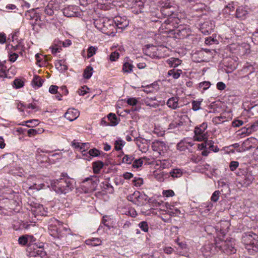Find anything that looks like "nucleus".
I'll return each instance as SVG.
<instances>
[{
  "mask_svg": "<svg viewBox=\"0 0 258 258\" xmlns=\"http://www.w3.org/2000/svg\"><path fill=\"white\" fill-rule=\"evenodd\" d=\"M208 125L206 122H203L199 126H197L195 128V136L194 137L195 141L201 142L207 139V132Z\"/></svg>",
  "mask_w": 258,
  "mask_h": 258,
  "instance_id": "nucleus-5",
  "label": "nucleus"
},
{
  "mask_svg": "<svg viewBox=\"0 0 258 258\" xmlns=\"http://www.w3.org/2000/svg\"><path fill=\"white\" fill-rule=\"evenodd\" d=\"M145 158H142L139 159L135 160L133 163V166L134 168H139L141 167L143 164V159H145Z\"/></svg>",
  "mask_w": 258,
  "mask_h": 258,
  "instance_id": "nucleus-40",
  "label": "nucleus"
},
{
  "mask_svg": "<svg viewBox=\"0 0 258 258\" xmlns=\"http://www.w3.org/2000/svg\"><path fill=\"white\" fill-rule=\"evenodd\" d=\"M104 164L100 161L94 162L92 163V168L94 173H98L103 168Z\"/></svg>",
  "mask_w": 258,
  "mask_h": 258,
  "instance_id": "nucleus-22",
  "label": "nucleus"
},
{
  "mask_svg": "<svg viewBox=\"0 0 258 258\" xmlns=\"http://www.w3.org/2000/svg\"><path fill=\"white\" fill-rule=\"evenodd\" d=\"M48 229H49V233L51 235L54 236V237H55L57 236V232H58V229H53L52 227H51V226H50L49 227H48Z\"/></svg>",
  "mask_w": 258,
  "mask_h": 258,
  "instance_id": "nucleus-60",
  "label": "nucleus"
},
{
  "mask_svg": "<svg viewBox=\"0 0 258 258\" xmlns=\"http://www.w3.org/2000/svg\"><path fill=\"white\" fill-rule=\"evenodd\" d=\"M157 165H159L160 168L165 169L169 167L170 163L166 160H162L159 161V163H158Z\"/></svg>",
  "mask_w": 258,
  "mask_h": 258,
  "instance_id": "nucleus-46",
  "label": "nucleus"
},
{
  "mask_svg": "<svg viewBox=\"0 0 258 258\" xmlns=\"http://www.w3.org/2000/svg\"><path fill=\"white\" fill-rule=\"evenodd\" d=\"M125 142L121 139H117L114 142V149L116 151L121 150L122 147L124 145Z\"/></svg>",
  "mask_w": 258,
  "mask_h": 258,
  "instance_id": "nucleus-30",
  "label": "nucleus"
},
{
  "mask_svg": "<svg viewBox=\"0 0 258 258\" xmlns=\"http://www.w3.org/2000/svg\"><path fill=\"white\" fill-rule=\"evenodd\" d=\"M160 4L163 9H169L171 7L170 4L168 3V0H162L160 2Z\"/></svg>",
  "mask_w": 258,
  "mask_h": 258,
  "instance_id": "nucleus-55",
  "label": "nucleus"
},
{
  "mask_svg": "<svg viewBox=\"0 0 258 258\" xmlns=\"http://www.w3.org/2000/svg\"><path fill=\"white\" fill-rule=\"evenodd\" d=\"M182 73V71L180 70H175V69H172L168 71V75L170 76H172L174 79H178L180 74Z\"/></svg>",
  "mask_w": 258,
  "mask_h": 258,
  "instance_id": "nucleus-27",
  "label": "nucleus"
},
{
  "mask_svg": "<svg viewBox=\"0 0 258 258\" xmlns=\"http://www.w3.org/2000/svg\"><path fill=\"white\" fill-rule=\"evenodd\" d=\"M225 117L219 116H216L212 119V121L215 124H219L224 121Z\"/></svg>",
  "mask_w": 258,
  "mask_h": 258,
  "instance_id": "nucleus-42",
  "label": "nucleus"
},
{
  "mask_svg": "<svg viewBox=\"0 0 258 258\" xmlns=\"http://www.w3.org/2000/svg\"><path fill=\"white\" fill-rule=\"evenodd\" d=\"M52 189L58 194H66L74 188V180L62 174L58 179L51 180Z\"/></svg>",
  "mask_w": 258,
  "mask_h": 258,
  "instance_id": "nucleus-2",
  "label": "nucleus"
},
{
  "mask_svg": "<svg viewBox=\"0 0 258 258\" xmlns=\"http://www.w3.org/2000/svg\"><path fill=\"white\" fill-rule=\"evenodd\" d=\"M85 242L87 245L92 246H96L101 245L102 241L99 238H93L86 240Z\"/></svg>",
  "mask_w": 258,
  "mask_h": 258,
  "instance_id": "nucleus-19",
  "label": "nucleus"
},
{
  "mask_svg": "<svg viewBox=\"0 0 258 258\" xmlns=\"http://www.w3.org/2000/svg\"><path fill=\"white\" fill-rule=\"evenodd\" d=\"M186 139H184L179 143H178L177 145V149L180 151H185L187 149V146H186Z\"/></svg>",
  "mask_w": 258,
  "mask_h": 258,
  "instance_id": "nucleus-31",
  "label": "nucleus"
},
{
  "mask_svg": "<svg viewBox=\"0 0 258 258\" xmlns=\"http://www.w3.org/2000/svg\"><path fill=\"white\" fill-rule=\"evenodd\" d=\"M136 140L139 150L143 153H146L149 149L150 141L141 138H136Z\"/></svg>",
  "mask_w": 258,
  "mask_h": 258,
  "instance_id": "nucleus-11",
  "label": "nucleus"
},
{
  "mask_svg": "<svg viewBox=\"0 0 258 258\" xmlns=\"http://www.w3.org/2000/svg\"><path fill=\"white\" fill-rule=\"evenodd\" d=\"M45 12L49 16H52L55 13L54 11L51 9H50L48 5L45 8Z\"/></svg>",
  "mask_w": 258,
  "mask_h": 258,
  "instance_id": "nucleus-63",
  "label": "nucleus"
},
{
  "mask_svg": "<svg viewBox=\"0 0 258 258\" xmlns=\"http://www.w3.org/2000/svg\"><path fill=\"white\" fill-rule=\"evenodd\" d=\"M18 197V193L14 192L11 189H9L8 191L4 194V197L6 199L9 200L11 203H12L16 206L18 204L16 201Z\"/></svg>",
  "mask_w": 258,
  "mask_h": 258,
  "instance_id": "nucleus-12",
  "label": "nucleus"
},
{
  "mask_svg": "<svg viewBox=\"0 0 258 258\" xmlns=\"http://www.w3.org/2000/svg\"><path fill=\"white\" fill-rule=\"evenodd\" d=\"M31 211L32 213L35 216V217L39 215L46 216L47 213V212L45 210L43 205L39 204L33 208Z\"/></svg>",
  "mask_w": 258,
  "mask_h": 258,
  "instance_id": "nucleus-17",
  "label": "nucleus"
},
{
  "mask_svg": "<svg viewBox=\"0 0 258 258\" xmlns=\"http://www.w3.org/2000/svg\"><path fill=\"white\" fill-rule=\"evenodd\" d=\"M249 46L246 43H244L242 45L239 46V50H242V52L243 54L247 53V51H249Z\"/></svg>",
  "mask_w": 258,
  "mask_h": 258,
  "instance_id": "nucleus-52",
  "label": "nucleus"
},
{
  "mask_svg": "<svg viewBox=\"0 0 258 258\" xmlns=\"http://www.w3.org/2000/svg\"><path fill=\"white\" fill-rule=\"evenodd\" d=\"M89 148V144L88 143H81L80 151L82 153L83 155H86V150Z\"/></svg>",
  "mask_w": 258,
  "mask_h": 258,
  "instance_id": "nucleus-50",
  "label": "nucleus"
},
{
  "mask_svg": "<svg viewBox=\"0 0 258 258\" xmlns=\"http://www.w3.org/2000/svg\"><path fill=\"white\" fill-rule=\"evenodd\" d=\"M31 123L34 125H37L39 123V121L37 119H31V120H29L24 122L23 123H22V125H24L25 124V123Z\"/></svg>",
  "mask_w": 258,
  "mask_h": 258,
  "instance_id": "nucleus-62",
  "label": "nucleus"
},
{
  "mask_svg": "<svg viewBox=\"0 0 258 258\" xmlns=\"http://www.w3.org/2000/svg\"><path fill=\"white\" fill-rule=\"evenodd\" d=\"M33 250L30 251V255L31 256H40L41 258L44 257L46 253L43 248V243H34L33 245Z\"/></svg>",
  "mask_w": 258,
  "mask_h": 258,
  "instance_id": "nucleus-6",
  "label": "nucleus"
},
{
  "mask_svg": "<svg viewBox=\"0 0 258 258\" xmlns=\"http://www.w3.org/2000/svg\"><path fill=\"white\" fill-rule=\"evenodd\" d=\"M163 195L166 197H172L174 196V192L171 189L166 190L163 191Z\"/></svg>",
  "mask_w": 258,
  "mask_h": 258,
  "instance_id": "nucleus-58",
  "label": "nucleus"
},
{
  "mask_svg": "<svg viewBox=\"0 0 258 258\" xmlns=\"http://www.w3.org/2000/svg\"><path fill=\"white\" fill-rule=\"evenodd\" d=\"M113 20L114 22L115 30L116 29L122 30L125 28L129 24L125 17L117 16Z\"/></svg>",
  "mask_w": 258,
  "mask_h": 258,
  "instance_id": "nucleus-10",
  "label": "nucleus"
},
{
  "mask_svg": "<svg viewBox=\"0 0 258 258\" xmlns=\"http://www.w3.org/2000/svg\"><path fill=\"white\" fill-rule=\"evenodd\" d=\"M205 143H202L201 146L203 148L205 147L210 149L211 148H214V142L212 140H205Z\"/></svg>",
  "mask_w": 258,
  "mask_h": 258,
  "instance_id": "nucleus-39",
  "label": "nucleus"
},
{
  "mask_svg": "<svg viewBox=\"0 0 258 258\" xmlns=\"http://www.w3.org/2000/svg\"><path fill=\"white\" fill-rule=\"evenodd\" d=\"M211 85V83L208 81H204L199 84V88L203 89L204 90L208 89Z\"/></svg>",
  "mask_w": 258,
  "mask_h": 258,
  "instance_id": "nucleus-48",
  "label": "nucleus"
},
{
  "mask_svg": "<svg viewBox=\"0 0 258 258\" xmlns=\"http://www.w3.org/2000/svg\"><path fill=\"white\" fill-rule=\"evenodd\" d=\"M220 195V191L219 190L215 191L213 193V194L211 197V201H212L213 202H217L219 199Z\"/></svg>",
  "mask_w": 258,
  "mask_h": 258,
  "instance_id": "nucleus-41",
  "label": "nucleus"
},
{
  "mask_svg": "<svg viewBox=\"0 0 258 258\" xmlns=\"http://www.w3.org/2000/svg\"><path fill=\"white\" fill-rule=\"evenodd\" d=\"M95 27L102 33L108 35H114L115 32L114 22L107 17L99 18L94 21Z\"/></svg>",
  "mask_w": 258,
  "mask_h": 258,
  "instance_id": "nucleus-3",
  "label": "nucleus"
},
{
  "mask_svg": "<svg viewBox=\"0 0 258 258\" xmlns=\"http://www.w3.org/2000/svg\"><path fill=\"white\" fill-rule=\"evenodd\" d=\"M138 101L136 98H129L126 100V103L132 106L136 105Z\"/></svg>",
  "mask_w": 258,
  "mask_h": 258,
  "instance_id": "nucleus-54",
  "label": "nucleus"
},
{
  "mask_svg": "<svg viewBox=\"0 0 258 258\" xmlns=\"http://www.w3.org/2000/svg\"><path fill=\"white\" fill-rule=\"evenodd\" d=\"M152 148L154 151L157 152L160 155L165 153L168 148L164 142L159 140H155L152 142Z\"/></svg>",
  "mask_w": 258,
  "mask_h": 258,
  "instance_id": "nucleus-7",
  "label": "nucleus"
},
{
  "mask_svg": "<svg viewBox=\"0 0 258 258\" xmlns=\"http://www.w3.org/2000/svg\"><path fill=\"white\" fill-rule=\"evenodd\" d=\"M213 205V204L211 203H205V204H203V205H202L201 206V208H200V210H204V212H209L211 209L212 208Z\"/></svg>",
  "mask_w": 258,
  "mask_h": 258,
  "instance_id": "nucleus-34",
  "label": "nucleus"
},
{
  "mask_svg": "<svg viewBox=\"0 0 258 258\" xmlns=\"http://www.w3.org/2000/svg\"><path fill=\"white\" fill-rule=\"evenodd\" d=\"M27 239L29 246L28 248L29 250H31V246L33 245V243L36 241V239L33 235H27Z\"/></svg>",
  "mask_w": 258,
  "mask_h": 258,
  "instance_id": "nucleus-37",
  "label": "nucleus"
},
{
  "mask_svg": "<svg viewBox=\"0 0 258 258\" xmlns=\"http://www.w3.org/2000/svg\"><path fill=\"white\" fill-rule=\"evenodd\" d=\"M97 50V48L93 47V46H90L88 48L87 50V56L88 57H92L94 54H95L96 51Z\"/></svg>",
  "mask_w": 258,
  "mask_h": 258,
  "instance_id": "nucleus-49",
  "label": "nucleus"
},
{
  "mask_svg": "<svg viewBox=\"0 0 258 258\" xmlns=\"http://www.w3.org/2000/svg\"><path fill=\"white\" fill-rule=\"evenodd\" d=\"M169 174L173 178L180 177L182 174V170L179 168H174L170 171Z\"/></svg>",
  "mask_w": 258,
  "mask_h": 258,
  "instance_id": "nucleus-26",
  "label": "nucleus"
},
{
  "mask_svg": "<svg viewBox=\"0 0 258 258\" xmlns=\"http://www.w3.org/2000/svg\"><path fill=\"white\" fill-rule=\"evenodd\" d=\"M108 120L109 121V123L110 126H115L116 125L119 121L117 118L116 115L112 113H110L107 115Z\"/></svg>",
  "mask_w": 258,
  "mask_h": 258,
  "instance_id": "nucleus-20",
  "label": "nucleus"
},
{
  "mask_svg": "<svg viewBox=\"0 0 258 258\" xmlns=\"http://www.w3.org/2000/svg\"><path fill=\"white\" fill-rule=\"evenodd\" d=\"M246 123V121H243L242 120L237 119L234 120L232 122V125L233 127H239L244 123Z\"/></svg>",
  "mask_w": 258,
  "mask_h": 258,
  "instance_id": "nucleus-47",
  "label": "nucleus"
},
{
  "mask_svg": "<svg viewBox=\"0 0 258 258\" xmlns=\"http://www.w3.org/2000/svg\"><path fill=\"white\" fill-rule=\"evenodd\" d=\"M240 133H239V135L240 136L243 135H246V136H249L251 134V133L249 131V128L248 126L247 127H242L240 131Z\"/></svg>",
  "mask_w": 258,
  "mask_h": 258,
  "instance_id": "nucleus-53",
  "label": "nucleus"
},
{
  "mask_svg": "<svg viewBox=\"0 0 258 258\" xmlns=\"http://www.w3.org/2000/svg\"><path fill=\"white\" fill-rule=\"evenodd\" d=\"M48 5L50 8V9H51L54 11V13L55 12H57L60 8L59 2L57 0L50 1L48 4Z\"/></svg>",
  "mask_w": 258,
  "mask_h": 258,
  "instance_id": "nucleus-25",
  "label": "nucleus"
},
{
  "mask_svg": "<svg viewBox=\"0 0 258 258\" xmlns=\"http://www.w3.org/2000/svg\"><path fill=\"white\" fill-rule=\"evenodd\" d=\"M122 214L130 216L132 217H135L137 216V212L132 208H124L122 209Z\"/></svg>",
  "mask_w": 258,
  "mask_h": 258,
  "instance_id": "nucleus-23",
  "label": "nucleus"
},
{
  "mask_svg": "<svg viewBox=\"0 0 258 258\" xmlns=\"http://www.w3.org/2000/svg\"><path fill=\"white\" fill-rule=\"evenodd\" d=\"M134 185L136 186H141L143 184V180L141 178H135L133 180Z\"/></svg>",
  "mask_w": 258,
  "mask_h": 258,
  "instance_id": "nucleus-56",
  "label": "nucleus"
},
{
  "mask_svg": "<svg viewBox=\"0 0 258 258\" xmlns=\"http://www.w3.org/2000/svg\"><path fill=\"white\" fill-rule=\"evenodd\" d=\"M79 7L71 5L63 9V15L67 17H78L80 15Z\"/></svg>",
  "mask_w": 258,
  "mask_h": 258,
  "instance_id": "nucleus-9",
  "label": "nucleus"
},
{
  "mask_svg": "<svg viewBox=\"0 0 258 258\" xmlns=\"http://www.w3.org/2000/svg\"><path fill=\"white\" fill-rule=\"evenodd\" d=\"M87 154H88L90 156L97 157L100 154V151L96 148L90 149Z\"/></svg>",
  "mask_w": 258,
  "mask_h": 258,
  "instance_id": "nucleus-38",
  "label": "nucleus"
},
{
  "mask_svg": "<svg viewBox=\"0 0 258 258\" xmlns=\"http://www.w3.org/2000/svg\"><path fill=\"white\" fill-rule=\"evenodd\" d=\"M58 87L55 85H51L49 89V91L51 94H56L57 93Z\"/></svg>",
  "mask_w": 258,
  "mask_h": 258,
  "instance_id": "nucleus-64",
  "label": "nucleus"
},
{
  "mask_svg": "<svg viewBox=\"0 0 258 258\" xmlns=\"http://www.w3.org/2000/svg\"><path fill=\"white\" fill-rule=\"evenodd\" d=\"M32 85L33 87L36 89H38L42 85L43 80L39 76H35L32 80Z\"/></svg>",
  "mask_w": 258,
  "mask_h": 258,
  "instance_id": "nucleus-21",
  "label": "nucleus"
},
{
  "mask_svg": "<svg viewBox=\"0 0 258 258\" xmlns=\"http://www.w3.org/2000/svg\"><path fill=\"white\" fill-rule=\"evenodd\" d=\"M19 243L22 245H25L27 244H28L27 235H24L20 236L18 239Z\"/></svg>",
  "mask_w": 258,
  "mask_h": 258,
  "instance_id": "nucleus-43",
  "label": "nucleus"
},
{
  "mask_svg": "<svg viewBox=\"0 0 258 258\" xmlns=\"http://www.w3.org/2000/svg\"><path fill=\"white\" fill-rule=\"evenodd\" d=\"M236 174L238 176H240L241 174L244 175L243 184L245 186H248L251 184L254 179L251 171L247 170L245 171L241 169H239Z\"/></svg>",
  "mask_w": 258,
  "mask_h": 258,
  "instance_id": "nucleus-8",
  "label": "nucleus"
},
{
  "mask_svg": "<svg viewBox=\"0 0 258 258\" xmlns=\"http://www.w3.org/2000/svg\"><path fill=\"white\" fill-rule=\"evenodd\" d=\"M178 98L177 97H172L169 99L167 102L168 106L173 109H176L178 106Z\"/></svg>",
  "mask_w": 258,
  "mask_h": 258,
  "instance_id": "nucleus-18",
  "label": "nucleus"
},
{
  "mask_svg": "<svg viewBox=\"0 0 258 258\" xmlns=\"http://www.w3.org/2000/svg\"><path fill=\"white\" fill-rule=\"evenodd\" d=\"M80 115L79 111L75 108H69L64 114V117L69 120L72 121L76 119Z\"/></svg>",
  "mask_w": 258,
  "mask_h": 258,
  "instance_id": "nucleus-14",
  "label": "nucleus"
},
{
  "mask_svg": "<svg viewBox=\"0 0 258 258\" xmlns=\"http://www.w3.org/2000/svg\"><path fill=\"white\" fill-rule=\"evenodd\" d=\"M93 74V68L91 66H88L84 71L83 76L85 79L91 78Z\"/></svg>",
  "mask_w": 258,
  "mask_h": 258,
  "instance_id": "nucleus-29",
  "label": "nucleus"
},
{
  "mask_svg": "<svg viewBox=\"0 0 258 258\" xmlns=\"http://www.w3.org/2000/svg\"><path fill=\"white\" fill-rule=\"evenodd\" d=\"M167 63L171 67H177L181 63V60L177 58L171 57L167 60Z\"/></svg>",
  "mask_w": 258,
  "mask_h": 258,
  "instance_id": "nucleus-24",
  "label": "nucleus"
},
{
  "mask_svg": "<svg viewBox=\"0 0 258 258\" xmlns=\"http://www.w3.org/2000/svg\"><path fill=\"white\" fill-rule=\"evenodd\" d=\"M249 131L251 134L258 130V121H256L248 126Z\"/></svg>",
  "mask_w": 258,
  "mask_h": 258,
  "instance_id": "nucleus-44",
  "label": "nucleus"
},
{
  "mask_svg": "<svg viewBox=\"0 0 258 258\" xmlns=\"http://www.w3.org/2000/svg\"><path fill=\"white\" fill-rule=\"evenodd\" d=\"M90 181L93 184V187L96 186L99 182L98 177L96 176H92L90 177L86 178L83 182Z\"/></svg>",
  "mask_w": 258,
  "mask_h": 258,
  "instance_id": "nucleus-28",
  "label": "nucleus"
},
{
  "mask_svg": "<svg viewBox=\"0 0 258 258\" xmlns=\"http://www.w3.org/2000/svg\"><path fill=\"white\" fill-rule=\"evenodd\" d=\"M218 249L227 254L234 253L236 251L231 240L218 241L217 239L215 240L214 243L210 242L206 243L202 247L201 250L203 255L208 257L215 254Z\"/></svg>",
  "mask_w": 258,
  "mask_h": 258,
  "instance_id": "nucleus-1",
  "label": "nucleus"
},
{
  "mask_svg": "<svg viewBox=\"0 0 258 258\" xmlns=\"http://www.w3.org/2000/svg\"><path fill=\"white\" fill-rule=\"evenodd\" d=\"M239 166V162L237 161H232L230 162L229 168L231 171H234Z\"/></svg>",
  "mask_w": 258,
  "mask_h": 258,
  "instance_id": "nucleus-51",
  "label": "nucleus"
},
{
  "mask_svg": "<svg viewBox=\"0 0 258 258\" xmlns=\"http://www.w3.org/2000/svg\"><path fill=\"white\" fill-rule=\"evenodd\" d=\"M214 26L212 22H206L204 23L201 27V31L205 35H209L213 32Z\"/></svg>",
  "mask_w": 258,
  "mask_h": 258,
  "instance_id": "nucleus-15",
  "label": "nucleus"
},
{
  "mask_svg": "<svg viewBox=\"0 0 258 258\" xmlns=\"http://www.w3.org/2000/svg\"><path fill=\"white\" fill-rule=\"evenodd\" d=\"M119 54L118 52L114 51L112 52L110 55V59L111 61H115L118 58Z\"/></svg>",
  "mask_w": 258,
  "mask_h": 258,
  "instance_id": "nucleus-59",
  "label": "nucleus"
},
{
  "mask_svg": "<svg viewBox=\"0 0 258 258\" xmlns=\"http://www.w3.org/2000/svg\"><path fill=\"white\" fill-rule=\"evenodd\" d=\"M88 88L84 86L82 87L81 88L79 89L78 91V92L80 95L84 96L87 92V90H88Z\"/></svg>",
  "mask_w": 258,
  "mask_h": 258,
  "instance_id": "nucleus-57",
  "label": "nucleus"
},
{
  "mask_svg": "<svg viewBox=\"0 0 258 258\" xmlns=\"http://www.w3.org/2000/svg\"><path fill=\"white\" fill-rule=\"evenodd\" d=\"M38 8L32 9L27 10L25 13V17L27 19L34 21L35 22H37L38 20L40 19V16L39 13H37L36 11Z\"/></svg>",
  "mask_w": 258,
  "mask_h": 258,
  "instance_id": "nucleus-13",
  "label": "nucleus"
},
{
  "mask_svg": "<svg viewBox=\"0 0 258 258\" xmlns=\"http://www.w3.org/2000/svg\"><path fill=\"white\" fill-rule=\"evenodd\" d=\"M139 226L141 229V230H143V231H144L145 232H148V229H149V226H148V224L147 222H146V221L141 222L139 224Z\"/></svg>",
  "mask_w": 258,
  "mask_h": 258,
  "instance_id": "nucleus-45",
  "label": "nucleus"
},
{
  "mask_svg": "<svg viewBox=\"0 0 258 258\" xmlns=\"http://www.w3.org/2000/svg\"><path fill=\"white\" fill-rule=\"evenodd\" d=\"M258 236L252 232L244 233L241 238V242L245 245L249 253L254 254L258 252Z\"/></svg>",
  "mask_w": 258,
  "mask_h": 258,
  "instance_id": "nucleus-4",
  "label": "nucleus"
},
{
  "mask_svg": "<svg viewBox=\"0 0 258 258\" xmlns=\"http://www.w3.org/2000/svg\"><path fill=\"white\" fill-rule=\"evenodd\" d=\"M248 14L247 9L242 6L238 7L236 11L235 16L237 18L245 19Z\"/></svg>",
  "mask_w": 258,
  "mask_h": 258,
  "instance_id": "nucleus-16",
  "label": "nucleus"
},
{
  "mask_svg": "<svg viewBox=\"0 0 258 258\" xmlns=\"http://www.w3.org/2000/svg\"><path fill=\"white\" fill-rule=\"evenodd\" d=\"M135 157L132 155H125L122 158V162L127 164H130L132 163Z\"/></svg>",
  "mask_w": 258,
  "mask_h": 258,
  "instance_id": "nucleus-33",
  "label": "nucleus"
},
{
  "mask_svg": "<svg viewBox=\"0 0 258 258\" xmlns=\"http://www.w3.org/2000/svg\"><path fill=\"white\" fill-rule=\"evenodd\" d=\"M24 83L20 79H15L13 81V87L16 89H19L23 87Z\"/></svg>",
  "mask_w": 258,
  "mask_h": 258,
  "instance_id": "nucleus-35",
  "label": "nucleus"
},
{
  "mask_svg": "<svg viewBox=\"0 0 258 258\" xmlns=\"http://www.w3.org/2000/svg\"><path fill=\"white\" fill-rule=\"evenodd\" d=\"M202 101L194 100L192 102V108L194 111H197L201 109Z\"/></svg>",
  "mask_w": 258,
  "mask_h": 258,
  "instance_id": "nucleus-36",
  "label": "nucleus"
},
{
  "mask_svg": "<svg viewBox=\"0 0 258 258\" xmlns=\"http://www.w3.org/2000/svg\"><path fill=\"white\" fill-rule=\"evenodd\" d=\"M72 146L74 148L80 151L81 143L78 142L77 141L74 140L73 141H72Z\"/></svg>",
  "mask_w": 258,
  "mask_h": 258,
  "instance_id": "nucleus-61",
  "label": "nucleus"
},
{
  "mask_svg": "<svg viewBox=\"0 0 258 258\" xmlns=\"http://www.w3.org/2000/svg\"><path fill=\"white\" fill-rule=\"evenodd\" d=\"M133 66L129 62H125L122 66V71L124 73H130L133 71Z\"/></svg>",
  "mask_w": 258,
  "mask_h": 258,
  "instance_id": "nucleus-32",
  "label": "nucleus"
}]
</instances>
